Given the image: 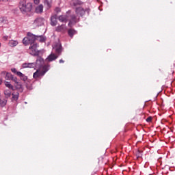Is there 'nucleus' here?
I'll list each match as a JSON object with an SVG mask.
<instances>
[{"mask_svg":"<svg viewBox=\"0 0 175 175\" xmlns=\"http://www.w3.org/2000/svg\"><path fill=\"white\" fill-rule=\"evenodd\" d=\"M64 62H65L62 59L59 60V64H64Z\"/></svg>","mask_w":175,"mask_h":175,"instance_id":"32","label":"nucleus"},{"mask_svg":"<svg viewBox=\"0 0 175 175\" xmlns=\"http://www.w3.org/2000/svg\"><path fill=\"white\" fill-rule=\"evenodd\" d=\"M11 80H12V81H14V83H18V82H17V77H12V78L11 79Z\"/></svg>","mask_w":175,"mask_h":175,"instance_id":"30","label":"nucleus"},{"mask_svg":"<svg viewBox=\"0 0 175 175\" xmlns=\"http://www.w3.org/2000/svg\"><path fill=\"white\" fill-rule=\"evenodd\" d=\"M53 49L55 50V53L57 55H61L62 51H64V48H62V44L61 42H55L53 45Z\"/></svg>","mask_w":175,"mask_h":175,"instance_id":"4","label":"nucleus"},{"mask_svg":"<svg viewBox=\"0 0 175 175\" xmlns=\"http://www.w3.org/2000/svg\"><path fill=\"white\" fill-rule=\"evenodd\" d=\"M2 84V80L0 79V85Z\"/></svg>","mask_w":175,"mask_h":175,"instance_id":"34","label":"nucleus"},{"mask_svg":"<svg viewBox=\"0 0 175 175\" xmlns=\"http://www.w3.org/2000/svg\"><path fill=\"white\" fill-rule=\"evenodd\" d=\"M5 85L8 88H9V90H13V88H14V87L12 84H10V83L9 82H5Z\"/></svg>","mask_w":175,"mask_h":175,"instance_id":"25","label":"nucleus"},{"mask_svg":"<svg viewBox=\"0 0 175 175\" xmlns=\"http://www.w3.org/2000/svg\"><path fill=\"white\" fill-rule=\"evenodd\" d=\"M57 23L58 22L57 21V14H55L53 16H51V25H52V27H55V25H57Z\"/></svg>","mask_w":175,"mask_h":175,"instance_id":"12","label":"nucleus"},{"mask_svg":"<svg viewBox=\"0 0 175 175\" xmlns=\"http://www.w3.org/2000/svg\"><path fill=\"white\" fill-rule=\"evenodd\" d=\"M77 31L75 30V29H69L68 30V35L70 36V38H73L75 35H77Z\"/></svg>","mask_w":175,"mask_h":175,"instance_id":"13","label":"nucleus"},{"mask_svg":"<svg viewBox=\"0 0 175 175\" xmlns=\"http://www.w3.org/2000/svg\"><path fill=\"white\" fill-rule=\"evenodd\" d=\"M35 42H36V36L31 32H28L27 37H25L23 40V43L25 46L35 44H36Z\"/></svg>","mask_w":175,"mask_h":175,"instance_id":"2","label":"nucleus"},{"mask_svg":"<svg viewBox=\"0 0 175 175\" xmlns=\"http://www.w3.org/2000/svg\"><path fill=\"white\" fill-rule=\"evenodd\" d=\"M19 9L22 13H27L32 10V3H27L26 1L22 0L19 3Z\"/></svg>","mask_w":175,"mask_h":175,"instance_id":"3","label":"nucleus"},{"mask_svg":"<svg viewBox=\"0 0 175 175\" xmlns=\"http://www.w3.org/2000/svg\"><path fill=\"white\" fill-rule=\"evenodd\" d=\"M1 75H5V80H12L13 75L10 72H6L5 71L1 72Z\"/></svg>","mask_w":175,"mask_h":175,"instance_id":"16","label":"nucleus"},{"mask_svg":"<svg viewBox=\"0 0 175 175\" xmlns=\"http://www.w3.org/2000/svg\"><path fill=\"white\" fill-rule=\"evenodd\" d=\"M50 70V64H45L44 65V73L49 72Z\"/></svg>","mask_w":175,"mask_h":175,"instance_id":"26","label":"nucleus"},{"mask_svg":"<svg viewBox=\"0 0 175 175\" xmlns=\"http://www.w3.org/2000/svg\"><path fill=\"white\" fill-rule=\"evenodd\" d=\"M83 5V3L79 0L74 1L71 3V6L72 7L73 9L75 8V13L77 14H79L81 17H83L84 14H85V12L89 11V10L84 9L82 7H79Z\"/></svg>","mask_w":175,"mask_h":175,"instance_id":"1","label":"nucleus"},{"mask_svg":"<svg viewBox=\"0 0 175 175\" xmlns=\"http://www.w3.org/2000/svg\"><path fill=\"white\" fill-rule=\"evenodd\" d=\"M8 36H3V39H5V40H8Z\"/></svg>","mask_w":175,"mask_h":175,"instance_id":"33","label":"nucleus"},{"mask_svg":"<svg viewBox=\"0 0 175 175\" xmlns=\"http://www.w3.org/2000/svg\"><path fill=\"white\" fill-rule=\"evenodd\" d=\"M17 44H18V42H17L16 40H10L9 42V46H10L11 47H16V46H17Z\"/></svg>","mask_w":175,"mask_h":175,"instance_id":"21","label":"nucleus"},{"mask_svg":"<svg viewBox=\"0 0 175 175\" xmlns=\"http://www.w3.org/2000/svg\"><path fill=\"white\" fill-rule=\"evenodd\" d=\"M36 13H43V5H40L36 8Z\"/></svg>","mask_w":175,"mask_h":175,"instance_id":"19","label":"nucleus"},{"mask_svg":"<svg viewBox=\"0 0 175 175\" xmlns=\"http://www.w3.org/2000/svg\"><path fill=\"white\" fill-rule=\"evenodd\" d=\"M42 61H43V59H41Z\"/></svg>","mask_w":175,"mask_h":175,"instance_id":"36","label":"nucleus"},{"mask_svg":"<svg viewBox=\"0 0 175 175\" xmlns=\"http://www.w3.org/2000/svg\"><path fill=\"white\" fill-rule=\"evenodd\" d=\"M12 101L17 102V100H18V96H20V94L18 93V92H14L12 94Z\"/></svg>","mask_w":175,"mask_h":175,"instance_id":"11","label":"nucleus"},{"mask_svg":"<svg viewBox=\"0 0 175 175\" xmlns=\"http://www.w3.org/2000/svg\"><path fill=\"white\" fill-rule=\"evenodd\" d=\"M22 66L23 68H33L35 63H24Z\"/></svg>","mask_w":175,"mask_h":175,"instance_id":"18","label":"nucleus"},{"mask_svg":"<svg viewBox=\"0 0 175 175\" xmlns=\"http://www.w3.org/2000/svg\"><path fill=\"white\" fill-rule=\"evenodd\" d=\"M52 0H45V5H46V10H49L51 8Z\"/></svg>","mask_w":175,"mask_h":175,"instance_id":"20","label":"nucleus"},{"mask_svg":"<svg viewBox=\"0 0 175 175\" xmlns=\"http://www.w3.org/2000/svg\"><path fill=\"white\" fill-rule=\"evenodd\" d=\"M11 70H12V72H13V73H16L17 74V70H16V68H12L11 69Z\"/></svg>","mask_w":175,"mask_h":175,"instance_id":"31","label":"nucleus"},{"mask_svg":"<svg viewBox=\"0 0 175 175\" xmlns=\"http://www.w3.org/2000/svg\"><path fill=\"white\" fill-rule=\"evenodd\" d=\"M0 47H1V43H0Z\"/></svg>","mask_w":175,"mask_h":175,"instance_id":"37","label":"nucleus"},{"mask_svg":"<svg viewBox=\"0 0 175 175\" xmlns=\"http://www.w3.org/2000/svg\"><path fill=\"white\" fill-rule=\"evenodd\" d=\"M44 76V68H42V69L37 70L36 72H35L33 75V79H40L41 77H43Z\"/></svg>","mask_w":175,"mask_h":175,"instance_id":"7","label":"nucleus"},{"mask_svg":"<svg viewBox=\"0 0 175 175\" xmlns=\"http://www.w3.org/2000/svg\"><path fill=\"white\" fill-rule=\"evenodd\" d=\"M4 96L5 99H9L10 96H12V90L10 89H5L3 91Z\"/></svg>","mask_w":175,"mask_h":175,"instance_id":"10","label":"nucleus"},{"mask_svg":"<svg viewBox=\"0 0 175 175\" xmlns=\"http://www.w3.org/2000/svg\"><path fill=\"white\" fill-rule=\"evenodd\" d=\"M1 1H8V0H0V2H1Z\"/></svg>","mask_w":175,"mask_h":175,"instance_id":"35","label":"nucleus"},{"mask_svg":"<svg viewBox=\"0 0 175 175\" xmlns=\"http://www.w3.org/2000/svg\"><path fill=\"white\" fill-rule=\"evenodd\" d=\"M34 25L36 27H42L44 24V18L42 17L37 18L34 22H33Z\"/></svg>","mask_w":175,"mask_h":175,"instance_id":"8","label":"nucleus"},{"mask_svg":"<svg viewBox=\"0 0 175 175\" xmlns=\"http://www.w3.org/2000/svg\"><path fill=\"white\" fill-rule=\"evenodd\" d=\"M6 99L7 98L2 100L0 98V106L1 107H5V106H6V103H8V100Z\"/></svg>","mask_w":175,"mask_h":175,"instance_id":"22","label":"nucleus"},{"mask_svg":"<svg viewBox=\"0 0 175 175\" xmlns=\"http://www.w3.org/2000/svg\"><path fill=\"white\" fill-rule=\"evenodd\" d=\"M151 121H152V117H151V116L148 117L146 119V122H151Z\"/></svg>","mask_w":175,"mask_h":175,"instance_id":"28","label":"nucleus"},{"mask_svg":"<svg viewBox=\"0 0 175 175\" xmlns=\"http://www.w3.org/2000/svg\"><path fill=\"white\" fill-rule=\"evenodd\" d=\"M58 57H59V55H58L57 54L55 55V53H51L45 59V62H53V61H55V59H57V58H58Z\"/></svg>","mask_w":175,"mask_h":175,"instance_id":"9","label":"nucleus"},{"mask_svg":"<svg viewBox=\"0 0 175 175\" xmlns=\"http://www.w3.org/2000/svg\"><path fill=\"white\" fill-rule=\"evenodd\" d=\"M17 76L21 77V80H23V81H27L28 77L27 76L24 75L21 72H16Z\"/></svg>","mask_w":175,"mask_h":175,"instance_id":"17","label":"nucleus"},{"mask_svg":"<svg viewBox=\"0 0 175 175\" xmlns=\"http://www.w3.org/2000/svg\"><path fill=\"white\" fill-rule=\"evenodd\" d=\"M79 21H80V18L77 17V16L75 14L70 15L68 27H70V28H72V25H75V24H77V23H79Z\"/></svg>","mask_w":175,"mask_h":175,"instance_id":"5","label":"nucleus"},{"mask_svg":"<svg viewBox=\"0 0 175 175\" xmlns=\"http://www.w3.org/2000/svg\"><path fill=\"white\" fill-rule=\"evenodd\" d=\"M66 29V27H65V25H62L60 26H57L55 28L56 32H64Z\"/></svg>","mask_w":175,"mask_h":175,"instance_id":"14","label":"nucleus"},{"mask_svg":"<svg viewBox=\"0 0 175 175\" xmlns=\"http://www.w3.org/2000/svg\"><path fill=\"white\" fill-rule=\"evenodd\" d=\"M38 47L37 43L30 45L29 48V54H31V55H38V53H39Z\"/></svg>","mask_w":175,"mask_h":175,"instance_id":"6","label":"nucleus"},{"mask_svg":"<svg viewBox=\"0 0 175 175\" xmlns=\"http://www.w3.org/2000/svg\"><path fill=\"white\" fill-rule=\"evenodd\" d=\"M35 5H39L40 3V0H32Z\"/></svg>","mask_w":175,"mask_h":175,"instance_id":"29","label":"nucleus"},{"mask_svg":"<svg viewBox=\"0 0 175 175\" xmlns=\"http://www.w3.org/2000/svg\"><path fill=\"white\" fill-rule=\"evenodd\" d=\"M135 155L137 158H142V157H143V151L140 150H137L135 152Z\"/></svg>","mask_w":175,"mask_h":175,"instance_id":"23","label":"nucleus"},{"mask_svg":"<svg viewBox=\"0 0 175 175\" xmlns=\"http://www.w3.org/2000/svg\"><path fill=\"white\" fill-rule=\"evenodd\" d=\"M55 12L56 13H59V12H61V8H59V7L55 8Z\"/></svg>","mask_w":175,"mask_h":175,"instance_id":"27","label":"nucleus"},{"mask_svg":"<svg viewBox=\"0 0 175 175\" xmlns=\"http://www.w3.org/2000/svg\"><path fill=\"white\" fill-rule=\"evenodd\" d=\"M36 40H38V42H40L41 43H43L44 42V37L42 36H36Z\"/></svg>","mask_w":175,"mask_h":175,"instance_id":"24","label":"nucleus"},{"mask_svg":"<svg viewBox=\"0 0 175 175\" xmlns=\"http://www.w3.org/2000/svg\"><path fill=\"white\" fill-rule=\"evenodd\" d=\"M58 20L61 21V23H68V16L66 15H60L58 17Z\"/></svg>","mask_w":175,"mask_h":175,"instance_id":"15","label":"nucleus"}]
</instances>
